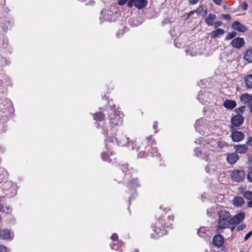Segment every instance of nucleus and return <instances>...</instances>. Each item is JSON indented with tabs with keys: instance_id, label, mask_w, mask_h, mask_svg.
Returning <instances> with one entry per match:
<instances>
[{
	"instance_id": "obj_24",
	"label": "nucleus",
	"mask_w": 252,
	"mask_h": 252,
	"mask_svg": "<svg viewBox=\"0 0 252 252\" xmlns=\"http://www.w3.org/2000/svg\"><path fill=\"white\" fill-rule=\"evenodd\" d=\"M148 4L147 0H136L135 1V6L138 9L144 8Z\"/></svg>"
},
{
	"instance_id": "obj_15",
	"label": "nucleus",
	"mask_w": 252,
	"mask_h": 252,
	"mask_svg": "<svg viewBox=\"0 0 252 252\" xmlns=\"http://www.w3.org/2000/svg\"><path fill=\"white\" fill-rule=\"evenodd\" d=\"M245 43V41L243 38L236 37L231 41L230 45L233 48L236 49H240L244 46Z\"/></svg>"
},
{
	"instance_id": "obj_59",
	"label": "nucleus",
	"mask_w": 252,
	"mask_h": 252,
	"mask_svg": "<svg viewBox=\"0 0 252 252\" xmlns=\"http://www.w3.org/2000/svg\"><path fill=\"white\" fill-rule=\"evenodd\" d=\"M158 126V124L156 122H154L153 125V128L155 129Z\"/></svg>"
},
{
	"instance_id": "obj_45",
	"label": "nucleus",
	"mask_w": 252,
	"mask_h": 252,
	"mask_svg": "<svg viewBox=\"0 0 252 252\" xmlns=\"http://www.w3.org/2000/svg\"><path fill=\"white\" fill-rule=\"evenodd\" d=\"M127 1L128 0H119L118 3L119 5L122 6L126 4V2L127 3Z\"/></svg>"
},
{
	"instance_id": "obj_62",
	"label": "nucleus",
	"mask_w": 252,
	"mask_h": 252,
	"mask_svg": "<svg viewBox=\"0 0 252 252\" xmlns=\"http://www.w3.org/2000/svg\"><path fill=\"white\" fill-rule=\"evenodd\" d=\"M3 208V206L0 203V210Z\"/></svg>"
},
{
	"instance_id": "obj_14",
	"label": "nucleus",
	"mask_w": 252,
	"mask_h": 252,
	"mask_svg": "<svg viewBox=\"0 0 252 252\" xmlns=\"http://www.w3.org/2000/svg\"><path fill=\"white\" fill-rule=\"evenodd\" d=\"M245 134L239 131H234L231 133L230 137L233 142H239L245 138Z\"/></svg>"
},
{
	"instance_id": "obj_20",
	"label": "nucleus",
	"mask_w": 252,
	"mask_h": 252,
	"mask_svg": "<svg viewBox=\"0 0 252 252\" xmlns=\"http://www.w3.org/2000/svg\"><path fill=\"white\" fill-rule=\"evenodd\" d=\"M245 215L243 212H240L231 218V221L235 224L240 223L245 218Z\"/></svg>"
},
{
	"instance_id": "obj_22",
	"label": "nucleus",
	"mask_w": 252,
	"mask_h": 252,
	"mask_svg": "<svg viewBox=\"0 0 252 252\" xmlns=\"http://www.w3.org/2000/svg\"><path fill=\"white\" fill-rule=\"evenodd\" d=\"M238 159L239 156L235 153H230L227 155V161L231 164H235Z\"/></svg>"
},
{
	"instance_id": "obj_18",
	"label": "nucleus",
	"mask_w": 252,
	"mask_h": 252,
	"mask_svg": "<svg viewBox=\"0 0 252 252\" xmlns=\"http://www.w3.org/2000/svg\"><path fill=\"white\" fill-rule=\"evenodd\" d=\"M232 28L234 30L239 32H243L247 31L246 27L237 21H235L232 24Z\"/></svg>"
},
{
	"instance_id": "obj_53",
	"label": "nucleus",
	"mask_w": 252,
	"mask_h": 252,
	"mask_svg": "<svg viewBox=\"0 0 252 252\" xmlns=\"http://www.w3.org/2000/svg\"><path fill=\"white\" fill-rule=\"evenodd\" d=\"M219 146L221 148H222L224 146H227V144L225 142H220L219 144H218Z\"/></svg>"
},
{
	"instance_id": "obj_8",
	"label": "nucleus",
	"mask_w": 252,
	"mask_h": 252,
	"mask_svg": "<svg viewBox=\"0 0 252 252\" xmlns=\"http://www.w3.org/2000/svg\"><path fill=\"white\" fill-rule=\"evenodd\" d=\"M207 128V122L205 119H199L196 120L195 124V128L197 132L200 134H203L206 133Z\"/></svg>"
},
{
	"instance_id": "obj_46",
	"label": "nucleus",
	"mask_w": 252,
	"mask_h": 252,
	"mask_svg": "<svg viewBox=\"0 0 252 252\" xmlns=\"http://www.w3.org/2000/svg\"><path fill=\"white\" fill-rule=\"evenodd\" d=\"M247 179L249 182L252 183V171L250 172L247 175Z\"/></svg>"
},
{
	"instance_id": "obj_54",
	"label": "nucleus",
	"mask_w": 252,
	"mask_h": 252,
	"mask_svg": "<svg viewBox=\"0 0 252 252\" xmlns=\"http://www.w3.org/2000/svg\"><path fill=\"white\" fill-rule=\"evenodd\" d=\"M195 13V10H193V11H190L188 14V18H189L190 17H191L192 15H193L194 13Z\"/></svg>"
},
{
	"instance_id": "obj_29",
	"label": "nucleus",
	"mask_w": 252,
	"mask_h": 252,
	"mask_svg": "<svg viewBox=\"0 0 252 252\" xmlns=\"http://www.w3.org/2000/svg\"><path fill=\"white\" fill-rule=\"evenodd\" d=\"M224 33V31L221 29H218L211 32V35L212 38H216L220 37V35Z\"/></svg>"
},
{
	"instance_id": "obj_39",
	"label": "nucleus",
	"mask_w": 252,
	"mask_h": 252,
	"mask_svg": "<svg viewBox=\"0 0 252 252\" xmlns=\"http://www.w3.org/2000/svg\"><path fill=\"white\" fill-rule=\"evenodd\" d=\"M0 252H10V250L6 246L0 245Z\"/></svg>"
},
{
	"instance_id": "obj_64",
	"label": "nucleus",
	"mask_w": 252,
	"mask_h": 252,
	"mask_svg": "<svg viewBox=\"0 0 252 252\" xmlns=\"http://www.w3.org/2000/svg\"><path fill=\"white\" fill-rule=\"evenodd\" d=\"M160 208L161 209H163V206H162V205H161V206H160Z\"/></svg>"
},
{
	"instance_id": "obj_10",
	"label": "nucleus",
	"mask_w": 252,
	"mask_h": 252,
	"mask_svg": "<svg viewBox=\"0 0 252 252\" xmlns=\"http://www.w3.org/2000/svg\"><path fill=\"white\" fill-rule=\"evenodd\" d=\"M245 176L244 171L239 170L233 171L231 174L232 179L236 182L243 181L245 178Z\"/></svg>"
},
{
	"instance_id": "obj_3",
	"label": "nucleus",
	"mask_w": 252,
	"mask_h": 252,
	"mask_svg": "<svg viewBox=\"0 0 252 252\" xmlns=\"http://www.w3.org/2000/svg\"><path fill=\"white\" fill-rule=\"evenodd\" d=\"M128 164L126 163L124 164L121 166V170L125 175V177H131V179L129 180L127 183V186L128 188L133 193V195L129 197V201L133 199L135 196L137 195V193L135 189L141 186L140 183L137 177H133V174L136 172L133 168L129 169L128 168Z\"/></svg>"
},
{
	"instance_id": "obj_26",
	"label": "nucleus",
	"mask_w": 252,
	"mask_h": 252,
	"mask_svg": "<svg viewBox=\"0 0 252 252\" xmlns=\"http://www.w3.org/2000/svg\"><path fill=\"white\" fill-rule=\"evenodd\" d=\"M243 195L246 199L250 200L247 203V206L250 208L252 207V191H246L243 193Z\"/></svg>"
},
{
	"instance_id": "obj_11",
	"label": "nucleus",
	"mask_w": 252,
	"mask_h": 252,
	"mask_svg": "<svg viewBox=\"0 0 252 252\" xmlns=\"http://www.w3.org/2000/svg\"><path fill=\"white\" fill-rule=\"evenodd\" d=\"M113 12L110 10L103 9L100 13V23L105 21H111L113 20Z\"/></svg>"
},
{
	"instance_id": "obj_23",
	"label": "nucleus",
	"mask_w": 252,
	"mask_h": 252,
	"mask_svg": "<svg viewBox=\"0 0 252 252\" xmlns=\"http://www.w3.org/2000/svg\"><path fill=\"white\" fill-rule=\"evenodd\" d=\"M223 106L228 109H233L236 106V102L234 100L227 99L223 102Z\"/></svg>"
},
{
	"instance_id": "obj_40",
	"label": "nucleus",
	"mask_w": 252,
	"mask_h": 252,
	"mask_svg": "<svg viewBox=\"0 0 252 252\" xmlns=\"http://www.w3.org/2000/svg\"><path fill=\"white\" fill-rule=\"evenodd\" d=\"M147 140L148 143L149 144H150V145L153 146L155 143V140L153 139L152 136L147 137Z\"/></svg>"
},
{
	"instance_id": "obj_33",
	"label": "nucleus",
	"mask_w": 252,
	"mask_h": 252,
	"mask_svg": "<svg viewBox=\"0 0 252 252\" xmlns=\"http://www.w3.org/2000/svg\"><path fill=\"white\" fill-rule=\"evenodd\" d=\"M244 59L248 63H252V49L247 50L244 54Z\"/></svg>"
},
{
	"instance_id": "obj_17",
	"label": "nucleus",
	"mask_w": 252,
	"mask_h": 252,
	"mask_svg": "<svg viewBox=\"0 0 252 252\" xmlns=\"http://www.w3.org/2000/svg\"><path fill=\"white\" fill-rule=\"evenodd\" d=\"M212 242L216 246L220 247L224 243V238L222 235L218 234L213 237Z\"/></svg>"
},
{
	"instance_id": "obj_50",
	"label": "nucleus",
	"mask_w": 252,
	"mask_h": 252,
	"mask_svg": "<svg viewBox=\"0 0 252 252\" xmlns=\"http://www.w3.org/2000/svg\"><path fill=\"white\" fill-rule=\"evenodd\" d=\"M246 144L252 146V138L251 137H249L248 138Z\"/></svg>"
},
{
	"instance_id": "obj_35",
	"label": "nucleus",
	"mask_w": 252,
	"mask_h": 252,
	"mask_svg": "<svg viewBox=\"0 0 252 252\" xmlns=\"http://www.w3.org/2000/svg\"><path fill=\"white\" fill-rule=\"evenodd\" d=\"M5 187H7L8 186H10V188H12V186H13V189H11V193L10 194L11 196H14L16 194V190L15 189V186L14 184V183H11L10 182H7L5 183Z\"/></svg>"
},
{
	"instance_id": "obj_44",
	"label": "nucleus",
	"mask_w": 252,
	"mask_h": 252,
	"mask_svg": "<svg viewBox=\"0 0 252 252\" xmlns=\"http://www.w3.org/2000/svg\"><path fill=\"white\" fill-rule=\"evenodd\" d=\"M241 7L243 10H246L248 8V4L246 1H243L242 3Z\"/></svg>"
},
{
	"instance_id": "obj_60",
	"label": "nucleus",
	"mask_w": 252,
	"mask_h": 252,
	"mask_svg": "<svg viewBox=\"0 0 252 252\" xmlns=\"http://www.w3.org/2000/svg\"><path fill=\"white\" fill-rule=\"evenodd\" d=\"M130 252H139V250L135 249L131 251Z\"/></svg>"
},
{
	"instance_id": "obj_28",
	"label": "nucleus",
	"mask_w": 252,
	"mask_h": 252,
	"mask_svg": "<svg viewBox=\"0 0 252 252\" xmlns=\"http://www.w3.org/2000/svg\"><path fill=\"white\" fill-rule=\"evenodd\" d=\"M234 149L236 152L243 154L248 150V147L245 145H236L234 146Z\"/></svg>"
},
{
	"instance_id": "obj_9",
	"label": "nucleus",
	"mask_w": 252,
	"mask_h": 252,
	"mask_svg": "<svg viewBox=\"0 0 252 252\" xmlns=\"http://www.w3.org/2000/svg\"><path fill=\"white\" fill-rule=\"evenodd\" d=\"M108 142L105 141L107 151H104L102 153L101 158L103 160L111 163L116 158L114 154L110 150L111 147L110 146L108 147Z\"/></svg>"
},
{
	"instance_id": "obj_57",
	"label": "nucleus",
	"mask_w": 252,
	"mask_h": 252,
	"mask_svg": "<svg viewBox=\"0 0 252 252\" xmlns=\"http://www.w3.org/2000/svg\"><path fill=\"white\" fill-rule=\"evenodd\" d=\"M179 39H176L174 40V44H175V45L176 47H178V48H181V47H180V46H178V45H177V43H178V41H179Z\"/></svg>"
},
{
	"instance_id": "obj_16",
	"label": "nucleus",
	"mask_w": 252,
	"mask_h": 252,
	"mask_svg": "<svg viewBox=\"0 0 252 252\" xmlns=\"http://www.w3.org/2000/svg\"><path fill=\"white\" fill-rule=\"evenodd\" d=\"M244 118L242 115H237L234 116L231 118V123L235 126L238 127L241 126L244 123Z\"/></svg>"
},
{
	"instance_id": "obj_34",
	"label": "nucleus",
	"mask_w": 252,
	"mask_h": 252,
	"mask_svg": "<svg viewBox=\"0 0 252 252\" xmlns=\"http://www.w3.org/2000/svg\"><path fill=\"white\" fill-rule=\"evenodd\" d=\"M208 229L206 227H202L199 228L198 231V235L202 238H205L206 236V232L208 231Z\"/></svg>"
},
{
	"instance_id": "obj_56",
	"label": "nucleus",
	"mask_w": 252,
	"mask_h": 252,
	"mask_svg": "<svg viewBox=\"0 0 252 252\" xmlns=\"http://www.w3.org/2000/svg\"><path fill=\"white\" fill-rule=\"evenodd\" d=\"M94 4V0H89L87 2L86 4L93 5Z\"/></svg>"
},
{
	"instance_id": "obj_55",
	"label": "nucleus",
	"mask_w": 252,
	"mask_h": 252,
	"mask_svg": "<svg viewBox=\"0 0 252 252\" xmlns=\"http://www.w3.org/2000/svg\"><path fill=\"white\" fill-rule=\"evenodd\" d=\"M199 0H189V3L191 4H195L198 2Z\"/></svg>"
},
{
	"instance_id": "obj_19",
	"label": "nucleus",
	"mask_w": 252,
	"mask_h": 252,
	"mask_svg": "<svg viewBox=\"0 0 252 252\" xmlns=\"http://www.w3.org/2000/svg\"><path fill=\"white\" fill-rule=\"evenodd\" d=\"M240 99L243 104L250 105L252 103V95L244 94L241 95Z\"/></svg>"
},
{
	"instance_id": "obj_5",
	"label": "nucleus",
	"mask_w": 252,
	"mask_h": 252,
	"mask_svg": "<svg viewBox=\"0 0 252 252\" xmlns=\"http://www.w3.org/2000/svg\"><path fill=\"white\" fill-rule=\"evenodd\" d=\"M218 225L217 230L219 232H222L223 230L229 228L231 221V216L227 210L224 209H217Z\"/></svg>"
},
{
	"instance_id": "obj_58",
	"label": "nucleus",
	"mask_w": 252,
	"mask_h": 252,
	"mask_svg": "<svg viewBox=\"0 0 252 252\" xmlns=\"http://www.w3.org/2000/svg\"><path fill=\"white\" fill-rule=\"evenodd\" d=\"M239 109V110H240L241 112H243V111H245V106H242V107H241Z\"/></svg>"
},
{
	"instance_id": "obj_12",
	"label": "nucleus",
	"mask_w": 252,
	"mask_h": 252,
	"mask_svg": "<svg viewBox=\"0 0 252 252\" xmlns=\"http://www.w3.org/2000/svg\"><path fill=\"white\" fill-rule=\"evenodd\" d=\"M13 237L14 233L10 230L7 229L0 230V239L12 240Z\"/></svg>"
},
{
	"instance_id": "obj_49",
	"label": "nucleus",
	"mask_w": 252,
	"mask_h": 252,
	"mask_svg": "<svg viewBox=\"0 0 252 252\" xmlns=\"http://www.w3.org/2000/svg\"><path fill=\"white\" fill-rule=\"evenodd\" d=\"M145 153L143 151H141L140 152H139L138 154V157L140 158H144V157H145Z\"/></svg>"
},
{
	"instance_id": "obj_37",
	"label": "nucleus",
	"mask_w": 252,
	"mask_h": 252,
	"mask_svg": "<svg viewBox=\"0 0 252 252\" xmlns=\"http://www.w3.org/2000/svg\"><path fill=\"white\" fill-rule=\"evenodd\" d=\"M216 208L215 207H211L207 210V214L209 217H212L216 212Z\"/></svg>"
},
{
	"instance_id": "obj_25",
	"label": "nucleus",
	"mask_w": 252,
	"mask_h": 252,
	"mask_svg": "<svg viewBox=\"0 0 252 252\" xmlns=\"http://www.w3.org/2000/svg\"><path fill=\"white\" fill-rule=\"evenodd\" d=\"M195 13L199 16H204L207 13V8L203 5H200L195 10Z\"/></svg>"
},
{
	"instance_id": "obj_13",
	"label": "nucleus",
	"mask_w": 252,
	"mask_h": 252,
	"mask_svg": "<svg viewBox=\"0 0 252 252\" xmlns=\"http://www.w3.org/2000/svg\"><path fill=\"white\" fill-rule=\"evenodd\" d=\"M186 53L187 55L192 57L200 55L202 53V51H200L199 49L197 50L196 47L194 44H191L186 49Z\"/></svg>"
},
{
	"instance_id": "obj_27",
	"label": "nucleus",
	"mask_w": 252,
	"mask_h": 252,
	"mask_svg": "<svg viewBox=\"0 0 252 252\" xmlns=\"http://www.w3.org/2000/svg\"><path fill=\"white\" fill-rule=\"evenodd\" d=\"M216 16L214 14H209L205 19V23L208 26H213Z\"/></svg>"
},
{
	"instance_id": "obj_31",
	"label": "nucleus",
	"mask_w": 252,
	"mask_h": 252,
	"mask_svg": "<svg viewBox=\"0 0 252 252\" xmlns=\"http://www.w3.org/2000/svg\"><path fill=\"white\" fill-rule=\"evenodd\" d=\"M206 96V92L204 90H201L198 94L197 99L202 103H205L207 102V100L205 98Z\"/></svg>"
},
{
	"instance_id": "obj_7",
	"label": "nucleus",
	"mask_w": 252,
	"mask_h": 252,
	"mask_svg": "<svg viewBox=\"0 0 252 252\" xmlns=\"http://www.w3.org/2000/svg\"><path fill=\"white\" fill-rule=\"evenodd\" d=\"M221 165L218 161H213L210 162L206 167L205 171L209 174H215L220 172Z\"/></svg>"
},
{
	"instance_id": "obj_51",
	"label": "nucleus",
	"mask_w": 252,
	"mask_h": 252,
	"mask_svg": "<svg viewBox=\"0 0 252 252\" xmlns=\"http://www.w3.org/2000/svg\"><path fill=\"white\" fill-rule=\"evenodd\" d=\"M213 2L218 5H220L222 3V0H213Z\"/></svg>"
},
{
	"instance_id": "obj_32",
	"label": "nucleus",
	"mask_w": 252,
	"mask_h": 252,
	"mask_svg": "<svg viewBox=\"0 0 252 252\" xmlns=\"http://www.w3.org/2000/svg\"><path fill=\"white\" fill-rule=\"evenodd\" d=\"M244 81L246 86L248 88L252 89V74L245 76Z\"/></svg>"
},
{
	"instance_id": "obj_1",
	"label": "nucleus",
	"mask_w": 252,
	"mask_h": 252,
	"mask_svg": "<svg viewBox=\"0 0 252 252\" xmlns=\"http://www.w3.org/2000/svg\"><path fill=\"white\" fill-rule=\"evenodd\" d=\"M104 118V115L102 112L95 113L94 116V119L96 121L97 127L103 128V133L105 136V141L106 142H109L112 144L115 142L118 146L122 147L129 146L130 144V145H133L132 147L133 150H135L137 152L138 151L139 147L137 146L136 145H134V143L132 141L129 142V138L119 134L117 135V136L113 137L112 133L109 134L108 127H105L103 126Z\"/></svg>"
},
{
	"instance_id": "obj_38",
	"label": "nucleus",
	"mask_w": 252,
	"mask_h": 252,
	"mask_svg": "<svg viewBox=\"0 0 252 252\" xmlns=\"http://www.w3.org/2000/svg\"><path fill=\"white\" fill-rule=\"evenodd\" d=\"M150 154L151 156L152 157H156L160 156V154L158 153V150L156 147H152V150L150 151Z\"/></svg>"
},
{
	"instance_id": "obj_4",
	"label": "nucleus",
	"mask_w": 252,
	"mask_h": 252,
	"mask_svg": "<svg viewBox=\"0 0 252 252\" xmlns=\"http://www.w3.org/2000/svg\"><path fill=\"white\" fill-rule=\"evenodd\" d=\"M165 217H162L159 218L152 226V228L154 231V233L151 235V237L153 239H157L159 237L167 234V231L165 227H169L171 226V221H173V216H169L167 222H164Z\"/></svg>"
},
{
	"instance_id": "obj_41",
	"label": "nucleus",
	"mask_w": 252,
	"mask_h": 252,
	"mask_svg": "<svg viewBox=\"0 0 252 252\" xmlns=\"http://www.w3.org/2000/svg\"><path fill=\"white\" fill-rule=\"evenodd\" d=\"M136 0H128L127 3V6L128 7H132L133 4L135 5Z\"/></svg>"
},
{
	"instance_id": "obj_48",
	"label": "nucleus",
	"mask_w": 252,
	"mask_h": 252,
	"mask_svg": "<svg viewBox=\"0 0 252 252\" xmlns=\"http://www.w3.org/2000/svg\"><path fill=\"white\" fill-rule=\"evenodd\" d=\"M252 235V231H250L248 232L244 237V240H247Z\"/></svg>"
},
{
	"instance_id": "obj_61",
	"label": "nucleus",
	"mask_w": 252,
	"mask_h": 252,
	"mask_svg": "<svg viewBox=\"0 0 252 252\" xmlns=\"http://www.w3.org/2000/svg\"><path fill=\"white\" fill-rule=\"evenodd\" d=\"M78 0L80 1H81V2H87V0Z\"/></svg>"
},
{
	"instance_id": "obj_36",
	"label": "nucleus",
	"mask_w": 252,
	"mask_h": 252,
	"mask_svg": "<svg viewBox=\"0 0 252 252\" xmlns=\"http://www.w3.org/2000/svg\"><path fill=\"white\" fill-rule=\"evenodd\" d=\"M236 35H237V33L234 31H232L231 32H228L225 39V40H229L233 38L234 37H235L236 36Z\"/></svg>"
},
{
	"instance_id": "obj_47",
	"label": "nucleus",
	"mask_w": 252,
	"mask_h": 252,
	"mask_svg": "<svg viewBox=\"0 0 252 252\" xmlns=\"http://www.w3.org/2000/svg\"><path fill=\"white\" fill-rule=\"evenodd\" d=\"M245 228H246V225L244 224H242L237 228V230L239 231L244 229Z\"/></svg>"
},
{
	"instance_id": "obj_30",
	"label": "nucleus",
	"mask_w": 252,
	"mask_h": 252,
	"mask_svg": "<svg viewBox=\"0 0 252 252\" xmlns=\"http://www.w3.org/2000/svg\"><path fill=\"white\" fill-rule=\"evenodd\" d=\"M244 199L239 196H237L234 198L233 200V204L235 206H241L244 203Z\"/></svg>"
},
{
	"instance_id": "obj_43",
	"label": "nucleus",
	"mask_w": 252,
	"mask_h": 252,
	"mask_svg": "<svg viewBox=\"0 0 252 252\" xmlns=\"http://www.w3.org/2000/svg\"><path fill=\"white\" fill-rule=\"evenodd\" d=\"M222 22L220 21H217L214 22L213 26H214V28H217V27L220 26Z\"/></svg>"
},
{
	"instance_id": "obj_42",
	"label": "nucleus",
	"mask_w": 252,
	"mask_h": 252,
	"mask_svg": "<svg viewBox=\"0 0 252 252\" xmlns=\"http://www.w3.org/2000/svg\"><path fill=\"white\" fill-rule=\"evenodd\" d=\"M237 225V224H235V223L232 222L231 221H230V226L229 227H230V229L231 231H233L234 230Z\"/></svg>"
},
{
	"instance_id": "obj_52",
	"label": "nucleus",
	"mask_w": 252,
	"mask_h": 252,
	"mask_svg": "<svg viewBox=\"0 0 252 252\" xmlns=\"http://www.w3.org/2000/svg\"><path fill=\"white\" fill-rule=\"evenodd\" d=\"M222 17L225 20H230L231 19V16L228 14L222 15Z\"/></svg>"
},
{
	"instance_id": "obj_21",
	"label": "nucleus",
	"mask_w": 252,
	"mask_h": 252,
	"mask_svg": "<svg viewBox=\"0 0 252 252\" xmlns=\"http://www.w3.org/2000/svg\"><path fill=\"white\" fill-rule=\"evenodd\" d=\"M118 238V235L117 233H113L112 234L111 237V239L113 241V242L110 244L111 249L117 250V249H116L114 247L116 246H118L119 245L122 243V241L119 240Z\"/></svg>"
},
{
	"instance_id": "obj_63",
	"label": "nucleus",
	"mask_w": 252,
	"mask_h": 252,
	"mask_svg": "<svg viewBox=\"0 0 252 252\" xmlns=\"http://www.w3.org/2000/svg\"><path fill=\"white\" fill-rule=\"evenodd\" d=\"M250 110H251V112H252V103L251 104Z\"/></svg>"
},
{
	"instance_id": "obj_2",
	"label": "nucleus",
	"mask_w": 252,
	"mask_h": 252,
	"mask_svg": "<svg viewBox=\"0 0 252 252\" xmlns=\"http://www.w3.org/2000/svg\"><path fill=\"white\" fill-rule=\"evenodd\" d=\"M106 108L109 112L108 122L110 128L108 129V132L110 134L112 133V128L122 124L123 114L121 111L116 109L112 101H109Z\"/></svg>"
},
{
	"instance_id": "obj_6",
	"label": "nucleus",
	"mask_w": 252,
	"mask_h": 252,
	"mask_svg": "<svg viewBox=\"0 0 252 252\" xmlns=\"http://www.w3.org/2000/svg\"><path fill=\"white\" fill-rule=\"evenodd\" d=\"M204 138L196 139L195 143L201 146L200 148H196L194 149L195 154L196 157L208 161L211 158L212 156V151H207L206 149L209 148L210 145L209 142H206Z\"/></svg>"
}]
</instances>
